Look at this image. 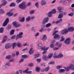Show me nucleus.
Wrapping results in <instances>:
<instances>
[{
	"instance_id": "nucleus-34",
	"label": "nucleus",
	"mask_w": 74,
	"mask_h": 74,
	"mask_svg": "<svg viewBox=\"0 0 74 74\" xmlns=\"http://www.w3.org/2000/svg\"><path fill=\"white\" fill-rule=\"evenodd\" d=\"M14 32H15V30L14 29H12L10 31V35H13V34H14Z\"/></svg>"
},
{
	"instance_id": "nucleus-63",
	"label": "nucleus",
	"mask_w": 74,
	"mask_h": 74,
	"mask_svg": "<svg viewBox=\"0 0 74 74\" xmlns=\"http://www.w3.org/2000/svg\"><path fill=\"white\" fill-rule=\"evenodd\" d=\"M45 47H41V49L42 50H44V51H45Z\"/></svg>"
},
{
	"instance_id": "nucleus-2",
	"label": "nucleus",
	"mask_w": 74,
	"mask_h": 74,
	"mask_svg": "<svg viewBox=\"0 0 74 74\" xmlns=\"http://www.w3.org/2000/svg\"><path fill=\"white\" fill-rule=\"evenodd\" d=\"M58 33V31H54L53 33V36H54V38L55 40H60V35L58 34H56V33Z\"/></svg>"
},
{
	"instance_id": "nucleus-32",
	"label": "nucleus",
	"mask_w": 74,
	"mask_h": 74,
	"mask_svg": "<svg viewBox=\"0 0 74 74\" xmlns=\"http://www.w3.org/2000/svg\"><path fill=\"white\" fill-rule=\"evenodd\" d=\"M63 57V55L62 53H60L58 54V58H61Z\"/></svg>"
},
{
	"instance_id": "nucleus-8",
	"label": "nucleus",
	"mask_w": 74,
	"mask_h": 74,
	"mask_svg": "<svg viewBox=\"0 0 74 74\" xmlns=\"http://www.w3.org/2000/svg\"><path fill=\"white\" fill-rule=\"evenodd\" d=\"M8 38L7 36H4L3 38V39L2 41V43H4L5 41H6V40H7V39Z\"/></svg>"
},
{
	"instance_id": "nucleus-52",
	"label": "nucleus",
	"mask_w": 74,
	"mask_h": 74,
	"mask_svg": "<svg viewBox=\"0 0 74 74\" xmlns=\"http://www.w3.org/2000/svg\"><path fill=\"white\" fill-rule=\"evenodd\" d=\"M44 31V28L43 27H42L41 29H40L39 31V32H41V33H42V32Z\"/></svg>"
},
{
	"instance_id": "nucleus-24",
	"label": "nucleus",
	"mask_w": 74,
	"mask_h": 74,
	"mask_svg": "<svg viewBox=\"0 0 74 74\" xmlns=\"http://www.w3.org/2000/svg\"><path fill=\"white\" fill-rule=\"evenodd\" d=\"M52 12L50 11L48 13L47 15L49 17H51L52 16Z\"/></svg>"
},
{
	"instance_id": "nucleus-57",
	"label": "nucleus",
	"mask_w": 74,
	"mask_h": 74,
	"mask_svg": "<svg viewBox=\"0 0 74 74\" xmlns=\"http://www.w3.org/2000/svg\"><path fill=\"white\" fill-rule=\"evenodd\" d=\"M16 37V35L12 36L11 37V39H12L13 40H14V39H15V38Z\"/></svg>"
},
{
	"instance_id": "nucleus-51",
	"label": "nucleus",
	"mask_w": 74,
	"mask_h": 74,
	"mask_svg": "<svg viewBox=\"0 0 74 74\" xmlns=\"http://www.w3.org/2000/svg\"><path fill=\"white\" fill-rule=\"evenodd\" d=\"M22 58H24V59H26L27 58V56L26 55H23L22 56Z\"/></svg>"
},
{
	"instance_id": "nucleus-21",
	"label": "nucleus",
	"mask_w": 74,
	"mask_h": 74,
	"mask_svg": "<svg viewBox=\"0 0 74 74\" xmlns=\"http://www.w3.org/2000/svg\"><path fill=\"white\" fill-rule=\"evenodd\" d=\"M40 54L39 53H38L36 54H35L34 55V59H36L38 57H39L40 56Z\"/></svg>"
},
{
	"instance_id": "nucleus-11",
	"label": "nucleus",
	"mask_w": 74,
	"mask_h": 74,
	"mask_svg": "<svg viewBox=\"0 0 74 74\" xmlns=\"http://www.w3.org/2000/svg\"><path fill=\"white\" fill-rule=\"evenodd\" d=\"M29 69L27 68L26 70L25 71H23V73H27V74H31L32 73V71H28Z\"/></svg>"
},
{
	"instance_id": "nucleus-5",
	"label": "nucleus",
	"mask_w": 74,
	"mask_h": 74,
	"mask_svg": "<svg viewBox=\"0 0 74 74\" xmlns=\"http://www.w3.org/2000/svg\"><path fill=\"white\" fill-rule=\"evenodd\" d=\"M71 40V38H67L64 41V43L65 44H69L70 43V41Z\"/></svg>"
},
{
	"instance_id": "nucleus-61",
	"label": "nucleus",
	"mask_w": 74,
	"mask_h": 74,
	"mask_svg": "<svg viewBox=\"0 0 74 74\" xmlns=\"http://www.w3.org/2000/svg\"><path fill=\"white\" fill-rule=\"evenodd\" d=\"M36 61L38 62H40V61H41V59L38 58L37 59Z\"/></svg>"
},
{
	"instance_id": "nucleus-41",
	"label": "nucleus",
	"mask_w": 74,
	"mask_h": 74,
	"mask_svg": "<svg viewBox=\"0 0 74 74\" xmlns=\"http://www.w3.org/2000/svg\"><path fill=\"white\" fill-rule=\"evenodd\" d=\"M63 67V66L62 65H58L57 66L56 68L57 69H61V68H62Z\"/></svg>"
},
{
	"instance_id": "nucleus-12",
	"label": "nucleus",
	"mask_w": 74,
	"mask_h": 74,
	"mask_svg": "<svg viewBox=\"0 0 74 74\" xmlns=\"http://www.w3.org/2000/svg\"><path fill=\"white\" fill-rule=\"evenodd\" d=\"M69 68L71 70H74V64H71L69 65Z\"/></svg>"
},
{
	"instance_id": "nucleus-28",
	"label": "nucleus",
	"mask_w": 74,
	"mask_h": 74,
	"mask_svg": "<svg viewBox=\"0 0 74 74\" xmlns=\"http://www.w3.org/2000/svg\"><path fill=\"white\" fill-rule=\"evenodd\" d=\"M31 19V17L30 16H28L26 18V22H29L30 21Z\"/></svg>"
},
{
	"instance_id": "nucleus-22",
	"label": "nucleus",
	"mask_w": 74,
	"mask_h": 74,
	"mask_svg": "<svg viewBox=\"0 0 74 74\" xmlns=\"http://www.w3.org/2000/svg\"><path fill=\"white\" fill-rule=\"evenodd\" d=\"M60 22H62V19H61L60 20L57 21L56 22L55 21L53 22L54 23H56V24L59 23Z\"/></svg>"
},
{
	"instance_id": "nucleus-58",
	"label": "nucleus",
	"mask_w": 74,
	"mask_h": 74,
	"mask_svg": "<svg viewBox=\"0 0 74 74\" xmlns=\"http://www.w3.org/2000/svg\"><path fill=\"white\" fill-rule=\"evenodd\" d=\"M14 61V59L12 58L9 60L10 62H13Z\"/></svg>"
},
{
	"instance_id": "nucleus-62",
	"label": "nucleus",
	"mask_w": 74,
	"mask_h": 74,
	"mask_svg": "<svg viewBox=\"0 0 74 74\" xmlns=\"http://www.w3.org/2000/svg\"><path fill=\"white\" fill-rule=\"evenodd\" d=\"M23 62V58H21L20 60L19 61V63H22Z\"/></svg>"
},
{
	"instance_id": "nucleus-1",
	"label": "nucleus",
	"mask_w": 74,
	"mask_h": 74,
	"mask_svg": "<svg viewBox=\"0 0 74 74\" xmlns=\"http://www.w3.org/2000/svg\"><path fill=\"white\" fill-rule=\"evenodd\" d=\"M49 21V18L48 17H45L43 20L42 21V27L43 28H45L46 27V25H45V24L47 23V22H48Z\"/></svg>"
},
{
	"instance_id": "nucleus-13",
	"label": "nucleus",
	"mask_w": 74,
	"mask_h": 74,
	"mask_svg": "<svg viewBox=\"0 0 74 74\" xmlns=\"http://www.w3.org/2000/svg\"><path fill=\"white\" fill-rule=\"evenodd\" d=\"M34 50L33 49V48H32L30 49L29 53L30 55H32V54H33V52H34Z\"/></svg>"
},
{
	"instance_id": "nucleus-64",
	"label": "nucleus",
	"mask_w": 74,
	"mask_h": 74,
	"mask_svg": "<svg viewBox=\"0 0 74 74\" xmlns=\"http://www.w3.org/2000/svg\"><path fill=\"white\" fill-rule=\"evenodd\" d=\"M39 34H40V33H39L38 32L36 33L35 35V37H37V36H38L39 35Z\"/></svg>"
},
{
	"instance_id": "nucleus-7",
	"label": "nucleus",
	"mask_w": 74,
	"mask_h": 74,
	"mask_svg": "<svg viewBox=\"0 0 74 74\" xmlns=\"http://www.w3.org/2000/svg\"><path fill=\"white\" fill-rule=\"evenodd\" d=\"M8 22H9V18H6L5 21L3 23V26H5L7 25Z\"/></svg>"
},
{
	"instance_id": "nucleus-46",
	"label": "nucleus",
	"mask_w": 74,
	"mask_h": 74,
	"mask_svg": "<svg viewBox=\"0 0 74 74\" xmlns=\"http://www.w3.org/2000/svg\"><path fill=\"white\" fill-rule=\"evenodd\" d=\"M50 68L49 66H48L46 67V68L45 69V71H49V70Z\"/></svg>"
},
{
	"instance_id": "nucleus-10",
	"label": "nucleus",
	"mask_w": 74,
	"mask_h": 74,
	"mask_svg": "<svg viewBox=\"0 0 74 74\" xmlns=\"http://www.w3.org/2000/svg\"><path fill=\"white\" fill-rule=\"evenodd\" d=\"M68 30L70 32H73V31L74 30V28L73 27H70L68 28Z\"/></svg>"
},
{
	"instance_id": "nucleus-15",
	"label": "nucleus",
	"mask_w": 74,
	"mask_h": 74,
	"mask_svg": "<svg viewBox=\"0 0 74 74\" xmlns=\"http://www.w3.org/2000/svg\"><path fill=\"white\" fill-rule=\"evenodd\" d=\"M62 44V43H60L59 42H57L55 45L56 46H58V47H61Z\"/></svg>"
},
{
	"instance_id": "nucleus-42",
	"label": "nucleus",
	"mask_w": 74,
	"mask_h": 74,
	"mask_svg": "<svg viewBox=\"0 0 74 74\" xmlns=\"http://www.w3.org/2000/svg\"><path fill=\"white\" fill-rule=\"evenodd\" d=\"M46 27L47 28V27H50L51 26V23H49L47 24L46 25Z\"/></svg>"
},
{
	"instance_id": "nucleus-27",
	"label": "nucleus",
	"mask_w": 74,
	"mask_h": 74,
	"mask_svg": "<svg viewBox=\"0 0 74 74\" xmlns=\"http://www.w3.org/2000/svg\"><path fill=\"white\" fill-rule=\"evenodd\" d=\"M64 68L65 69V70H66V71H69L71 69L69 66H68L66 67H64Z\"/></svg>"
},
{
	"instance_id": "nucleus-18",
	"label": "nucleus",
	"mask_w": 74,
	"mask_h": 74,
	"mask_svg": "<svg viewBox=\"0 0 74 74\" xmlns=\"http://www.w3.org/2000/svg\"><path fill=\"white\" fill-rule=\"evenodd\" d=\"M63 16V12H61L60 13V14L58 15V18H62Z\"/></svg>"
},
{
	"instance_id": "nucleus-39",
	"label": "nucleus",
	"mask_w": 74,
	"mask_h": 74,
	"mask_svg": "<svg viewBox=\"0 0 74 74\" xmlns=\"http://www.w3.org/2000/svg\"><path fill=\"white\" fill-rule=\"evenodd\" d=\"M50 47L51 48H53L54 47H55V45H54V44L53 43L51 44L50 45Z\"/></svg>"
},
{
	"instance_id": "nucleus-54",
	"label": "nucleus",
	"mask_w": 74,
	"mask_h": 74,
	"mask_svg": "<svg viewBox=\"0 0 74 74\" xmlns=\"http://www.w3.org/2000/svg\"><path fill=\"white\" fill-rule=\"evenodd\" d=\"M33 65H34L33 63H31L29 64V67H32V66H33Z\"/></svg>"
},
{
	"instance_id": "nucleus-36",
	"label": "nucleus",
	"mask_w": 74,
	"mask_h": 74,
	"mask_svg": "<svg viewBox=\"0 0 74 74\" xmlns=\"http://www.w3.org/2000/svg\"><path fill=\"white\" fill-rule=\"evenodd\" d=\"M16 5L15 3H12L10 5V7H15Z\"/></svg>"
},
{
	"instance_id": "nucleus-4",
	"label": "nucleus",
	"mask_w": 74,
	"mask_h": 74,
	"mask_svg": "<svg viewBox=\"0 0 74 74\" xmlns=\"http://www.w3.org/2000/svg\"><path fill=\"white\" fill-rule=\"evenodd\" d=\"M68 32H69V31L66 29H62L60 31L61 34L62 35H64V34H67Z\"/></svg>"
},
{
	"instance_id": "nucleus-47",
	"label": "nucleus",
	"mask_w": 74,
	"mask_h": 74,
	"mask_svg": "<svg viewBox=\"0 0 74 74\" xmlns=\"http://www.w3.org/2000/svg\"><path fill=\"white\" fill-rule=\"evenodd\" d=\"M35 69L37 72H38L40 70V68L38 67H37Z\"/></svg>"
},
{
	"instance_id": "nucleus-37",
	"label": "nucleus",
	"mask_w": 74,
	"mask_h": 74,
	"mask_svg": "<svg viewBox=\"0 0 74 74\" xmlns=\"http://www.w3.org/2000/svg\"><path fill=\"white\" fill-rule=\"evenodd\" d=\"M16 43H13L12 45L13 49H14V48L16 47Z\"/></svg>"
},
{
	"instance_id": "nucleus-29",
	"label": "nucleus",
	"mask_w": 74,
	"mask_h": 74,
	"mask_svg": "<svg viewBox=\"0 0 74 74\" xmlns=\"http://www.w3.org/2000/svg\"><path fill=\"white\" fill-rule=\"evenodd\" d=\"M64 71H65V70L63 69H61L59 70V73H62L64 72Z\"/></svg>"
},
{
	"instance_id": "nucleus-23",
	"label": "nucleus",
	"mask_w": 74,
	"mask_h": 74,
	"mask_svg": "<svg viewBox=\"0 0 74 74\" xmlns=\"http://www.w3.org/2000/svg\"><path fill=\"white\" fill-rule=\"evenodd\" d=\"M58 56V55L57 53H56L54 54L53 56V58H59Z\"/></svg>"
},
{
	"instance_id": "nucleus-26",
	"label": "nucleus",
	"mask_w": 74,
	"mask_h": 74,
	"mask_svg": "<svg viewBox=\"0 0 74 74\" xmlns=\"http://www.w3.org/2000/svg\"><path fill=\"white\" fill-rule=\"evenodd\" d=\"M53 56V53H51L49 54L48 56V58L51 59L52 58V57Z\"/></svg>"
},
{
	"instance_id": "nucleus-19",
	"label": "nucleus",
	"mask_w": 74,
	"mask_h": 74,
	"mask_svg": "<svg viewBox=\"0 0 74 74\" xmlns=\"http://www.w3.org/2000/svg\"><path fill=\"white\" fill-rule=\"evenodd\" d=\"M16 46L18 47V48H21L22 47V44L20 42H18L16 43Z\"/></svg>"
},
{
	"instance_id": "nucleus-45",
	"label": "nucleus",
	"mask_w": 74,
	"mask_h": 74,
	"mask_svg": "<svg viewBox=\"0 0 74 74\" xmlns=\"http://www.w3.org/2000/svg\"><path fill=\"white\" fill-rule=\"evenodd\" d=\"M38 47L40 48L42 47V43L41 42L39 43L38 44Z\"/></svg>"
},
{
	"instance_id": "nucleus-56",
	"label": "nucleus",
	"mask_w": 74,
	"mask_h": 74,
	"mask_svg": "<svg viewBox=\"0 0 74 74\" xmlns=\"http://www.w3.org/2000/svg\"><path fill=\"white\" fill-rule=\"evenodd\" d=\"M27 50H28V49L27 48H25V49H23L22 50V51L23 52H25V51H27Z\"/></svg>"
},
{
	"instance_id": "nucleus-49",
	"label": "nucleus",
	"mask_w": 74,
	"mask_h": 74,
	"mask_svg": "<svg viewBox=\"0 0 74 74\" xmlns=\"http://www.w3.org/2000/svg\"><path fill=\"white\" fill-rule=\"evenodd\" d=\"M49 64H55V62L54 61H51L49 63Z\"/></svg>"
},
{
	"instance_id": "nucleus-3",
	"label": "nucleus",
	"mask_w": 74,
	"mask_h": 74,
	"mask_svg": "<svg viewBox=\"0 0 74 74\" xmlns=\"http://www.w3.org/2000/svg\"><path fill=\"white\" fill-rule=\"evenodd\" d=\"M19 7L21 9L23 10L25 8H26V3L25 2H23L22 3L20 4L19 5Z\"/></svg>"
},
{
	"instance_id": "nucleus-50",
	"label": "nucleus",
	"mask_w": 74,
	"mask_h": 74,
	"mask_svg": "<svg viewBox=\"0 0 74 74\" xmlns=\"http://www.w3.org/2000/svg\"><path fill=\"white\" fill-rule=\"evenodd\" d=\"M11 56L10 55L7 56L6 57V58L8 59H10L11 58Z\"/></svg>"
},
{
	"instance_id": "nucleus-43",
	"label": "nucleus",
	"mask_w": 74,
	"mask_h": 74,
	"mask_svg": "<svg viewBox=\"0 0 74 74\" xmlns=\"http://www.w3.org/2000/svg\"><path fill=\"white\" fill-rule=\"evenodd\" d=\"M68 15H69V16H73L74 15V13L73 12H71L69 14H68Z\"/></svg>"
},
{
	"instance_id": "nucleus-6",
	"label": "nucleus",
	"mask_w": 74,
	"mask_h": 74,
	"mask_svg": "<svg viewBox=\"0 0 74 74\" xmlns=\"http://www.w3.org/2000/svg\"><path fill=\"white\" fill-rule=\"evenodd\" d=\"M12 23L14 26L16 27H18L21 26V24H18L16 21L13 22Z\"/></svg>"
},
{
	"instance_id": "nucleus-60",
	"label": "nucleus",
	"mask_w": 74,
	"mask_h": 74,
	"mask_svg": "<svg viewBox=\"0 0 74 74\" xmlns=\"http://www.w3.org/2000/svg\"><path fill=\"white\" fill-rule=\"evenodd\" d=\"M59 49V47H54L53 49V50H58Z\"/></svg>"
},
{
	"instance_id": "nucleus-20",
	"label": "nucleus",
	"mask_w": 74,
	"mask_h": 74,
	"mask_svg": "<svg viewBox=\"0 0 74 74\" xmlns=\"http://www.w3.org/2000/svg\"><path fill=\"white\" fill-rule=\"evenodd\" d=\"M13 14H14V13L12 12H8L7 13V15L8 16H12Z\"/></svg>"
},
{
	"instance_id": "nucleus-48",
	"label": "nucleus",
	"mask_w": 74,
	"mask_h": 74,
	"mask_svg": "<svg viewBox=\"0 0 74 74\" xmlns=\"http://www.w3.org/2000/svg\"><path fill=\"white\" fill-rule=\"evenodd\" d=\"M64 37L63 36H62L61 37V39L60 40V41H63L64 40Z\"/></svg>"
},
{
	"instance_id": "nucleus-55",
	"label": "nucleus",
	"mask_w": 74,
	"mask_h": 74,
	"mask_svg": "<svg viewBox=\"0 0 74 74\" xmlns=\"http://www.w3.org/2000/svg\"><path fill=\"white\" fill-rule=\"evenodd\" d=\"M17 37L19 38H21L23 36L19 34H18L17 35Z\"/></svg>"
},
{
	"instance_id": "nucleus-16",
	"label": "nucleus",
	"mask_w": 74,
	"mask_h": 74,
	"mask_svg": "<svg viewBox=\"0 0 74 74\" xmlns=\"http://www.w3.org/2000/svg\"><path fill=\"white\" fill-rule=\"evenodd\" d=\"M41 4L42 5H45L46 4V1L45 0H42Z\"/></svg>"
},
{
	"instance_id": "nucleus-35",
	"label": "nucleus",
	"mask_w": 74,
	"mask_h": 74,
	"mask_svg": "<svg viewBox=\"0 0 74 74\" xmlns=\"http://www.w3.org/2000/svg\"><path fill=\"white\" fill-rule=\"evenodd\" d=\"M34 10H31L29 11V14H30V15H32V14H33L34 13Z\"/></svg>"
},
{
	"instance_id": "nucleus-30",
	"label": "nucleus",
	"mask_w": 74,
	"mask_h": 74,
	"mask_svg": "<svg viewBox=\"0 0 74 74\" xmlns=\"http://www.w3.org/2000/svg\"><path fill=\"white\" fill-rule=\"evenodd\" d=\"M10 61L6 62L5 63V67H6V66H10Z\"/></svg>"
},
{
	"instance_id": "nucleus-53",
	"label": "nucleus",
	"mask_w": 74,
	"mask_h": 74,
	"mask_svg": "<svg viewBox=\"0 0 74 74\" xmlns=\"http://www.w3.org/2000/svg\"><path fill=\"white\" fill-rule=\"evenodd\" d=\"M39 4H38V3L37 2L35 4V6L37 8H38L39 7Z\"/></svg>"
},
{
	"instance_id": "nucleus-44",
	"label": "nucleus",
	"mask_w": 74,
	"mask_h": 74,
	"mask_svg": "<svg viewBox=\"0 0 74 74\" xmlns=\"http://www.w3.org/2000/svg\"><path fill=\"white\" fill-rule=\"evenodd\" d=\"M51 12H52V14H55L56 11V9H54L52 11H51Z\"/></svg>"
},
{
	"instance_id": "nucleus-38",
	"label": "nucleus",
	"mask_w": 74,
	"mask_h": 74,
	"mask_svg": "<svg viewBox=\"0 0 74 74\" xmlns=\"http://www.w3.org/2000/svg\"><path fill=\"white\" fill-rule=\"evenodd\" d=\"M4 32V28L3 27H1L0 29V33H2Z\"/></svg>"
},
{
	"instance_id": "nucleus-59",
	"label": "nucleus",
	"mask_w": 74,
	"mask_h": 74,
	"mask_svg": "<svg viewBox=\"0 0 74 74\" xmlns=\"http://www.w3.org/2000/svg\"><path fill=\"white\" fill-rule=\"evenodd\" d=\"M28 45H29V44H28V43H25L23 45V47H25V46Z\"/></svg>"
},
{
	"instance_id": "nucleus-40",
	"label": "nucleus",
	"mask_w": 74,
	"mask_h": 74,
	"mask_svg": "<svg viewBox=\"0 0 74 74\" xmlns=\"http://www.w3.org/2000/svg\"><path fill=\"white\" fill-rule=\"evenodd\" d=\"M25 21V17H23L22 19H20L19 21L20 22H23Z\"/></svg>"
},
{
	"instance_id": "nucleus-25",
	"label": "nucleus",
	"mask_w": 74,
	"mask_h": 74,
	"mask_svg": "<svg viewBox=\"0 0 74 74\" xmlns=\"http://www.w3.org/2000/svg\"><path fill=\"white\" fill-rule=\"evenodd\" d=\"M57 9L58 10H59L60 12H63L62 11H61V10H62V7L60 6Z\"/></svg>"
},
{
	"instance_id": "nucleus-14",
	"label": "nucleus",
	"mask_w": 74,
	"mask_h": 74,
	"mask_svg": "<svg viewBox=\"0 0 74 74\" xmlns=\"http://www.w3.org/2000/svg\"><path fill=\"white\" fill-rule=\"evenodd\" d=\"M42 58L43 59H44V60H45V61H47V60H48V59L47 56L45 55H43V56Z\"/></svg>"
},
{
	"instance_id": "nucleus-31",
	"label": "nucleus",
	"mask_w": 74,
	"mask_h": 74,
	"mask_svg": "<svg viewBox=\"0 0 74 74\" xmlns=\"http://www.w3.org/2000/svg\"><path fill=\"white\" fill-rule=\"evenodd\" d=\"M4 13V10L2 9H0V14H2Z\"/></svg>"
},
{
	"instance_id": "nucleus-9",
	"label": "nucleus",
	"mask_w": 74,
	"mask_h": 74,
	"mask_svg": "<svg viewBox=\"0 0 74 74\" xmlns=\"http://www.w3.org/2000/svg\"><path fill=\"white\" fill-rule=\"evenodd\" d=\"M5 49H8L11 48V44L9 43L6 44L5 45Z\"/></svg>"
},
{
	"instance_id": "nucleus-17",
	"label": "nucleus",
	"mask_w": 74,
	"mask_h": 74,
	"mask_svg": "<svg viewBox=\"0 0 74 74\" xmlns=\"http://www.w3.org/2000/svg\"><path fill=\"white\" fill-rule=\"evenodd\" d=\"M47 36L45 35L43 36L42 38L41 39V40H42V41H45L47 40Z\"/></svg>"
},
{
	"instance_id": "nucleus-33",
	"label": "nucleus",
	"mask_w": 74,
	"mask_h": 74,
	"mask_svg": "<svg viewBox=\"0 0 74 74\" xmlns=\"http://www.w3.org/2000/svg\"><path fill=\"white\" fill-rule=\"evenodd\" d=\"M8 2L7 1H5L3 2L1 4L2 6H4V5H5L7 4L8 3Z\"/></svg>"
}]
</instances>
